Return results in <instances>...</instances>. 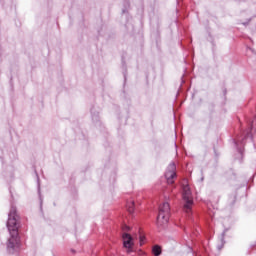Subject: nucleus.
<instances>
[{
	"mask_svg": "<svg viewBox=\"0 0 256 256\" xmlns=\"http://www.w3.org/2000/svg\"><path fill=\"white\" fill-rule=\"evenodd\" d=\"M19 215H17V210L14 208L10 211L7 228L10 234L7 243L8 253H15V251H19L21 247V239L19 238Z\"/></svg>",
	"mask_w": 256,
	"mask_h": 256,
	"instance_id": "nucleus-1",
	"label": "nucleus"
},
{
	"mask_svg": "<svg viewBox=\"0 0 256 256\" xmlns=\"http://www.w3.org/2000/svg\"><path fill=\"white\" fill-rule=\"evenodd\" d=\"M182 197L185 201L184 211L186 213H191V209L193 207V196L191 195V188L189 187V182L187 180L182 182Z\"/></svg>",
	"mask_w": 256,
	"mask_h": 256,
	"instance_id": "nucleus-2",
	"label": "nucleus"
},
{
	"mask_svg": "<svg viewBox=\"0 0 256 256\" xmlns=\"http://www.w3.org/2000/svg\"><path fill=\"white\" fill-rule=\"evenodd\" d=\"M170 213L171 207L169 206V203L164 202L163 204H161L159 208V214L157 217L158 225H160L161 227H163V225H167V223H169Z\"/></svg>",
	"mask_w": 256,
	"mask_h": 256,
	"instance_id": "nucleus-3",
	"label": "nucleus"
},
{
	"mask_svg": "<svg viewBox=\"0 0 256 256\" xmlns=\"http://www.w3.org/2000/svg\"><path fill=\"white\" fill-rule=\"evenodd\" d=\"M122 243L123 249L128 255L135 252V237L131 236V234L124 232L122 234Z\"/></svg>",
	"mask_w": 256,
	"mask_h": 256,
	"instance_id": "nucleus-4",
	"label": "nucleus"
},
{
	"mask_svg": "<svg viewBox=\"0 0 256 256\" xmlns=\"http://www.w3.org/2000/svg\"><path fill=\"white\" fill-rule=\"evenodd\" d=\"M176 177H177V166H175V163L172 162L168 165L165 172V178L168 185H173L175 183Z\"/></svg>",
	"mask_w": 256,
	"mask_h": 256,
	"instance_id": "nucleus-5",
	"label": "nucleus"
},
{
	"mask_svg": "<svg viewBox=\"0 0 256 256\" xmlns=\"http://www.w3.org/2000/svg\"><path fill=\"white\" fill-rule=\"evenodd\" d=\"M126 209L130 214L135 213V200L129 199L126 203Z\"/></svg>",
	"mask_w": 256,
	"mask_h": 256,
	"instance_id": "nucleus-6",
	"label": "nucleus"
},
{
	"mask_svg": "<svg viewBox=\"0 0 256 256\" xmlns=\"http://www.w3.org/2000/svg\"><path fill=\"white\" fill-rule=\"evenodd\" d=\"M152 253H153V255H155V256L161 255V253H162L161 246H159V245L153 246V248H152Z\"/></svg>",
	"mask_w": 256,
	"mask_h": 256,
	"instance_id": "nucleus-7",
	"label": "nucleus"
},
{
	"mask_svg": "<svg viewBox=\"0 0 256 256\" xmlns=\"http://www.w3.org/2000/svg\"><path fill=\"white\" fill-rule=\"evenodd\" d=\"M139 243H140V247H143V245H145V236L141 235L139 237Z\"/></svg>",
	"mask_w": 256,
	"mask_h": 256,
	"instance_id": "nucleus-8",
	"label": "nucleus"
},
{
	"mask_svg": "<svg viewBox=\"0 0 256 256\" xmlns=\"http://www.w3.org/2000/svg\"><path fill=\"white\" fill-rule=\"evenodd\" d=\"M122 229L123 231H131V228L127 225H124Z\"/></svg>",
	"mask_w": 256,
	"mask_h": 256,
	"instance_id": "nucleus-9",
	"label": "nucleus"
}]
</instances>
